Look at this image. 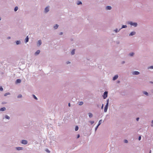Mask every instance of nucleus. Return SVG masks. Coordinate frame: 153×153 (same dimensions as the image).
<instances>
[{
  "instance_id": "58836bf2",
  "label": "nucleus",
  "mask_w": 153,
  "mask_h": 153,
  "mask_svg": "<svg viewBox=\"0 0 153 153\" xmlns=\"http://www.w3.org/2000/svg\"><path fill=\"white\" fill-rule=\"evenodd\" d=\"M80 137V135L79 134H78L77 135V138H79Z\"/></svg>"
},
{
  "instance_id": "09e8293b",
  "label": "nucleus",
  "mask_w": 153,
  "mask_h": 153,
  "mask_svg": "<svg viewBox=\"0 0 153 153\" xmlns=\"http://www.w3.org/2000/svg\"><path fill=\"white\" fill-rule=\"evenodd\" d=\"M47 151L48 152H50V151L49 150H47Z\"/></svg>"
},
{
  "instance_id": "f03ea898",
  "label": "nucleus",
  "mask_w": 153,
  "mask_h": 153,
  "mask_svg": "<svg viewBox=\"0 0 153 153\" xmlns=\"http://www.w3.org/2000/svg\"><path fill=\"white\" fill-rule=\"evenodd\" d=\"M109 102V99H108L107 100V103L104 107V111L105 112H106L107 111L108 107V106Z\"/></svg>"
},
{
  "instance_id": "9b49d317",
  "label": "nucleus",
  "mask_w": 153,
  "mask_h": 153,
  "mask_svg": "<svg viewBox=\"0 0 153 153\" xmlns=\"http://www.w3.org/2000/svg\"><path fill=\"white\" fill-rule=\"evenodd\" d=\"M40 51L39 50H38L35 53L34 55L35 56L38 55L40 53Z\"/></svg>"
},
{
  "instance_id": "c9c22d12",
  "label": "nucleus",
  "mask_w": 153,
  "mask_h": 153,
  "mask_svg": "<svg viewBox=\"0 0 153 153\" xmlns=\"http://www.w3.org/2000/svg\"><path fill=\"white\" fill-rule=\"evenodd\" d=\"M124 142L126 143H128V141L126 140H124Z\"/></svg>"
},
{
  "instance_id": "bb28decb",
  "label": "nucleus",
  "mask_w": 153,
  "mask_h": 153,
  "mask_svg": "<svg viewBox=\"0 0 153 153\" xmlns=\"http://www.w3.org/2000/svg\"><path fill=\"white\" fill-rule=\"evenodd\" d=\"M10 95V92H7L6 93H5L4 94V96H7L8 95Z\"/></svg>"
},
{
  "instance_id": "37998d69",
  "label": "nucleus",
  "mask_w": 153,
  "mask_h": 153,
  "mask_svg": "<svg viewBox=\"0 0 153 153\" xmlns=\"http://www.w3.org/2000/svg\"><path fill=\"white\" fill-rule=\"evenodd\" d=\"M70 63V62H67V64H68Z\"/></svg>"
},
{
  "instance_id": "423d86ee",
  "label": "nucleus",
  "mask_w": 153,
  "mask_h": 153,
  "mask_svg": "<svg viewBox=\"0 0 153 153\" xmlns=\"http://www.w3.org/2000/svg\"><path fill=\"white\" fill-rule=\"evenodd\" d=\"M27 141L25 140H22L21 142L24 145L27 144Z\"/></svg>"
},
{
  "instance_id": "b1692460",
  "label": "nucleus",
  "mask_w": 153,
  "mask_h": 153,
  "mask_svg": "<svg viewBox=\"0 0 153 153\" xmlns=\"http://www.w3.org/2000/svg\"><path fill=\"white\" fill-rule=\"evenodd\" d=\"M127 27V26L126 25H123L122 26V27L120 28V30L122 28H125Z\"/></svg>"
},
{
  "instance_id": "0eeeda50",
  "label": "nucleus",
  "mask_w": 153,
  "mask_h": 153,
  "mask_svg": "<svg viewBox=\"0 0 153 153\" xmlns=\"http://www.w3.org/2000/svg\"><path fill=\"white\" fill-rule=\"evenodd\" d=\"M136 33L135 31H132L129 34V36H133L135 35L136 34Z\"/></svg>"
},
{
  "instance_id": "c756f323",
  "label": "nucleus",
  "mask_w": 153,
  "mask_h": 153,
  "mask_svg": "<svg viewBox=\"0 0 153 153\" xmlns=\"http://www.w3.org/2000/svg\"><path fill=\"white\" fill-rule=\"evenodd\" d=\"M33 97L34 98V99H35V100H38V98H37V97L34 95L33 94Z\"/></svg>"
},
{
  "instance_id": "5fc2aeb1",
  "label": "nucleus",
  "mask_w": 153,
  "mask_h": 153,
  "mask_svg": "<svg viewBox=\"0 0 153 153\" xmlns=\"http://www.w3.org/2000/svg\"><path fill=\"white\" fill-rule=\"evenodd\" d=\"M151 83H152L153 82H151Z\"/></svg>"
},
{
  "instance_id": "6ab92c4d",
  "label": "nucleus",
  "mask_w": 153,
  "mask_h": 153,
  "mask_svg": "<svg viewBox=\"0 0 153 153\" xmlns=\"http://www.w3.org/2000/svg\"><path fill=\"white\" fill-rule=\"evenodd\" d=\"M120 30V29L119 30L117 29L116 28L114 30V31L115 33H117L118 32H119Z\"/></svg>"
},
{
  "instance_id": "a18cd8bd",
  "label": "nucleus",
  "mask_w": 153,
  "mask_h": 153,
  "mask_svg": "<svg viewBox=\"0 0 153 153\" xmlns=\"http://www.w3.org/2000/svg\"><path fill=\"white\" fill-rule=\"evenodd\" d=\"M68 105L69 107H70L71 106V104L70 103H68Z\"/></svg>"
},
{
  "instance_id": "1a4fd4ad",
  "label": "nucleus",
  "mask_w": 153,
  "mask_h": 153,
  "mask_svg": "<svg viewBox=\"0 0 153 153\" xmlns=\"http://www.w3.org/2000/svg\"><path fill=\"white\" fill-rule=\"evenodd\" d=\"M42 43V41L41 40H39L38 41L37 43V46H40Z\"/></svg>"
},
{
  "instance_id": "20e7f679",
  "label": "nucleus",
  "mask_w": 153,
  "mask_h": 153,
  "mask_svg": "<svg viewBox=\"0 0 153 153\" xmlns=\"http://www.w3.org/2000/svg\"><path fill=\"white\" fill-rule=\"evenodd\" d=\"M102 121V120H101L99 121L97 125L96 126V127L95 128V130L96 131L97 129L98 128L99 126L101 124V122Z\"/></svg>"
},
{
  "instance_id": "a211bd4d",
  "label": "nucleus",
  "mask_w": 153,
  "mask_h": 153,
  "mask_svg": "<svg viewBox=\"0 0 153 153\" xmlns=\"http://www.w3.org/2000/svg\"><path fill=\"white\" fill-rule=\"evenodd\" d=\"M89 117L90 118H91L93 117V115L91 113H88Z\"/></svg>"
},
{
  "instance_id": "dca6fc26",
  "label": "nucleus",
  "mask_w": 153,
  "mask_h": 153,
  "mask_svg": "<svg viewBox=\"0 0 153 153\" xmlns=\"http://www.w3.org/2000/svg\"><path fill=\"white\" fill-rule=\"evenodd\" d=\"M6 110V108L5 107H2L0 109V111H4Z\"/></svg>"
},
{
  "instance_id": "49530a36",
  "label": "nucleus",
  "mask_w": 153,
  "mask_h": 153,
  "mask_svg": "<svg viewBox=\"0 0 153 153\" xmlns=\"http://www.w3.org/2000/svg\"><path fill=\"white\" fill-rule=\"evenodd\" d=\"M152 124H153V120L152 121ZM151 126H153V125H151Z\"/></svg>"
},
{
  "instance_id": "473e14b6",
  "label": "nucleus",
  "mask_w": 153,
  "mask_h": 153,
  "mask_svg": "<svg viewBox=\"0 0 153 153\" xmlns=\"http://www.w3.org/2000/svg\"><path fill=\"white\" fill-rule=\"evenodd\" d=\"M0 91H3V89L2 86H0Z\"/></svg>"
},
{
  "instance_id": "f257e3e1",
  "label": "nucleus",
  "mask_w": 153,
  "mask_h": 153,
  "mask_svg": "<svg viewBox=\"0 0 153 153\" xmlns=\"http://www.w3.org/2000/svg\"><path fill=\"white\" fill-rule=\"evenodd\" d=\"M128 24L130 25L131 26H134L135 27H137V23L133 22L131 21L128 22Z\"/></svg>"
},
{
  "instance_id": "ddd939ff",
  "label": "nucleus",
  "mask_w": 153,
  "mask_h": 153,
  "mask_svg": "<svg viewBox=\"0 0 153 153\" xmlns=\"http://www.w3.org/2000/svg\"><path fill=\"white\" fill-rule=\"evenodd\" d=\"M21 80L20 79H16V83H21Z\"/></svg>"
},
{
  "instance_id": "cd10ccee",
  "label": "nucleus",
  "mask_w": 153,
  "mask_h": 153,
  "mask_svg": "<svg viewBox=\"0 0 153 153\" xmlns=\"http://www.w3.org/2000/svg\"><path fill=\"white\" fill-rule=\"evenodd\" d=\"M18 7H17V6H16V7H15V8H14V11L15 12H16V11L18 10Z\"/></svg>"
},
{
  "instance_id": "4c0bfd02",
  "label": "nucleus",
  "mask_w": 153,
  "mask_h": 153,
  "mask_svg": "<svg viewBox=\"0 0 153 153\" xmlns=\"http://www.w3.org/2000/svg\"><path fill=\"white\" fill-rule=\"evenodd\" d=\"M140 118L139 117H137L136 119V120L137 121H138Z\"/></svg>"
},
{
  "instance_id": "a19ab883",
  "label": "nucleus",
  "mask_w": 153,
  "mask_h": 153,
  "mask_svg": "<svg viewBox=\"0 0 153 153\" xmlns=\"http://www.w3.org/2000/svg\"><path fill=\"white\" fill-rule=\"evenodd\" d=\"M125 63V61H123L121 62V64H124Z\"/></svg>"
},
{
  "instance_id": "2eb2a0df",
  "label": "nucleus",
  "mask_w": 153,
  "mask_h": 153,
  "mask_svg": "<svg viewBox=\"0 0 153 153\" xmlns=\"http://www.w3.org/2000/svg\"><path fill=\"white\" fill-rule=\"evenodd\" d=\"M29 41V37L28 36H27L25 39V43H27Z\"/></svg>"
},
{
  "instance_id": "aec40b11",
  "label": "nucleus",
  "mask_w": 153,
  "mask_h": 153,
  "mask_svg": "<svg viewBox=\"0 0 153 153\" xmlns=\"http://www.w3.org/2000/svg\"><path fill=\"white\" fill-rule=\"evenodd\" d=\"M134 52H131V53H130L129 54V55L130 56H133L134 55Z\"/></svg>"
},
{
  "instance_id": "c85d7f7f",
  "label": "nucleus",
  "mask_w": 153,
  "mask_h": 153,
  "mask_svg": "<svg viewBox=\"0 0 153 153\" xmlns=\"http://www.w3.org/2000/svg\"><path fill=\"white\" fill-rule=\"evenodd\" d=\"M79 129V127L78 126H76L75 127V131H76L78 130Z\"/></svg>"
},
{
  "instance_id": "79ce46f5",
  "label": "nucleus",
  "mask_w": 153,
  "mask_h": 153,
  "mask_svg": "<svg viewBox=\"0 0 153 153\" xmlns=\"http://www.w3.org/2000/svg\"><path fill=\"white\" fill-rule=\"evenodd\" d=\"M104 106V105L103 104H102V107H101V108L102 109L103 107Z\"/></svg>"
},
{
  "instance_id": "603ef678",
  "label": "nucleus",
  "mask_w": 153,
  "mask_h": 153,
  "mask_svg": "<svg viewBox=\"0 0 153 153\" xmlns=\"http://www.w3.org/2000/svg\"><path fill=\"white\" fill-rule=\"evenodd\" d=\"M4 102H3V103H2V104H4Z\"/></svg>"
},
{
  "instance_id": "9d476101",
  "label": "nucleus",
  "mask_w": 153,
  "mask_h": 153,
  "mask_svg": "<svg viewBox=\"0 0 153 153\" xmlns=\"http://www.w3.org/2000/svg\"><path fill=\"white\" fill-rule=\"evenodd\" d=\"M118 77V76L117 75H115L113 78V80H115L117 79Z\"/></svg>"
},
{
  "instance_id": "412c9836",
  "label": "nucleus",
  "mask_w": 153,
  "mask_h": 153,
  "mask_svg": "<svg viewBox=\"0 0 153 153\" xmlns=\"http://www.w3.org/2000/svg\"><path fill=\"white\" fill-rule=\"evenodd\" d=\"M16 43L17 45H18L21 44V41L20 40H17L16 41Z\"/></svg>"
},
{
  "instance_id": "4be33fe9",
  "label": "nucleus",
  "mask_w": 153,
  "mask_h": 153,
  "mask_svg": "<svg viewBox=\"0 0 153 153\" xmlns=\"http://www.w3.org/2000/svg\"><path fill=\"white\" fill-rule=\"evenodd\" d=\"M143 92L144 94L146 95V96L149 95L148 93L146 91H143Z\"/></svg>"
},
{
  "instance_id": "c03bdc74",
  "label": "nucleus",
  "mask_w": 153,
  "mask_h": 153,
  "mask_svg": "<svg viewBox=\"0 0 153 153\" xmlns=\"http://www.w3.org/2000/svg\"><path fill=\"white\" fill-rule=\"evenodd\" d=\"M116 43H117V44H120V42H117Z\"/></svg>"
},
{
  "instance_id": "de8ad7c7",
  "label": "nucleus",
  "mask_w": 153,
  "mask_h": 153,
  "mask_svg": "<svg viewBox=\"0 0 153 153\" xmlns=\"http://www.w3.org/2000/svg\"><path fill=\"white\" fill-rule=\"evenodd\" d=\"M10 39V36H8L7 37V39Z\"/></svg>"
},
{
  "instance_id": "7c9ffc66",
  "label": "nucleus",
  "mask_w": 153,
  "mask_h": 153,
  "mask_svg": "<svg viewBox=\"0 0 153 153\" xmlns=\"http://www.w3.org/2000/svg\"><path fill=\"white\" fill-rule=\"evenodd\" d=\"M22 95L20 94H19V95L18 96H17V97L18 98H22Z\"/></svg>"
},
{
  "instance_id": "864d4df0",
  "label": "nucleus",
  "mask_w": 153,
  "mask_h": 153,
  "mask_svg": "<svg viewBox=\"0 0 153 153\" xmlns=\"http://www.w3.org/2000/svg\"><path fill=\"white\" fill-rule=\"evenodd\" d=\"M118 82H120V81H118Z\"/></svg>"
},
{
  "instance_id": "f8f14e48",
  "label": "nucleus",
  "mask_w": 153,
  "mask_h": 153,
  "mask_svg": "<svg viewBox=\"0 0 153 153\" xmlns=\"http://www.w3.org/2000/svg\"><path fill=\"white\" fill-rule=\"evenodd\" d=\"M23 148L22 147H16V149L18 150H21L23 149Z\"/></svg>"
},
{
  "instance_id": "393cba45",
  "label": "nucleus",
  "mask_w": 153,
  "mask_h": 153,
  "mask_svg": "<svg viewBox=\"0 0 153 153\" xmlns=\"http://www.w3.org/2000/svg\"><path fill=\"white\" fill-rule=\"evenodd\" d=\"M4 118L5 119H8V120H9L10 119V117H9L7 115H5V116L4 117Z\"/></svg>"
},
{
  "instance_id": "4468645a",
  "label": "nucleus",
  "mask_w": 153,
  "mask_h": 153,
  "mask_svg": "<svg viewBox=\"0 0 153 153\" xmlns=\"http://www.w3.org/2000/svg\"><path fill=\"white\" fill-rule=\"evenodd\" d=\"M112 8L111 6H108L106 7V9L107 10H111Z\"/></svg>"
},
{
  "instance_id": "8fccbe9b",
  "label": "nucleus",
  "mask_w": 153,
  "mask_h": 153,
  "mask_svg": "<svg viewBox=\"0 0 153 153\" xmlns=\"http://www.w3.org/2000/svg\"><path fill=\"white\" fill-rule=\"evenodd\" d=\"M1 17H0V21L1 20Z\"/></svg>"
},
{
  "instance_id": "f704fd0d",
  "label": "nucleus",
  "mask_w": 153,
  "mask_h": 153,
  "mask_svg": "<svg viewBox=\"0 0 153 153\" xmlns=\"http://www.w3.org/2000/svg\"><path fill=\"white\" fill-rule=\"evenodd\" d=\"M148 69H153V66H151L148 67Z\"/></svg>"
},
{
  "instance_id": "3c124183",
  "label": "nucleus",
  "mask_w": 153,
  "mask_h": 153,
  "mask_svg": "<svg viewBox=\"0 0 153 153\" xmlns=\"http://www.w3.org/2000/svg\"><path fill=\"white\" fill-rule=\"evenodd\" d=\"M151 153V150H150V151L149 153Z\"/></svg>"
},
{
  "instance_id": "a878e982",
  "label": "nucleus",
  "mask_w": 153,
  "mask_h": 153,
  "mask_svg": "<svg viewBox=\"0 0 153 153\" xmlns=\"http://www.w3.org/2000/svg\"><path fill=\"white\" fill-rule=\"evenodd\" d=\"M71 54L72 55H73L75 53V49H73L72 50L71 53Z\"/></svg>"
},
{
  "instance_id": "5701e85b",
  "label": "nucleus",
  "mask_w": 153,
  "mask_h": 153,
  "mask_svg": "<svg viewBox=\"0 0 153 153\" xmlns=\"http://www.w3.org/2000/svg\"><path fill=\"white\" fill-rule=\"evenodd\" d=\"M58 26H59V25H58L56 24L55 25H54V26L53 27L55 29H56L57 28Z\"/></svg>"
},
{
  "instance_id": "e433bc0d",
  "label": "nucleus",
  "mask_w": 153,
  "mask_h": 153,
  "mask_svg": "<svg viewBox=\"0 0 153 153\" xmlns=\"http://www.w3.org/2000/svg\"><path fill=\"white\" fill-rule=\"evenodd\" d=\"M141 136H139L138 137V140H140L141 139Z\"/></svg>"
},
{
  "instance_id": "72a5a7b5",
  "label": "nucleus",
  "mask_w": 153,
  "mask_h": 153,
  "mask_svg": "<svg viewBox=\"0 0 153 153\" xmlns=\"http://www.w3.org/2000/svg\"><path fill=\"white\" fill-rule=\"evenodd\" d=\"M83 103L82 102H80L79 103V105H83Z\"/></svg>"
},
{
  "instance_id": "f3484780",
  "label": "nucleus",
  "mask_w": 153,
  "mask_h": 153,
  "mask_svg": "<svg viewBox=\"0 0 153 153\" xmlns=\"http://www.w3.org/2000/svg\"><path fill=\"white\" fill-rule=\"evenodd\" d=\"M76 4L77 5H79L80 4H82V3L81 1H78L76 2Z\"/></svg>"
},
{
  "instance_id": "7ed1b4c3",
  "label": "nucleus",
  "mask_w": 153,
  "mask_h": 153,
  "mask_svg": "<svg viewBox=\"0 0 153 153\" xmlns=\"http://www.w3.org/2000/svg\"><path fill=\"white\" fill-rule=\"evenodd\" d=\"M108 96V92L107 91H105L103 95V97L104 99H105Z\"/></svg>"
},
{
  "instance_id": "39448f33",
  "label": "nucleus",
  "mask_w": 153,
  "mask_h": 153,
  "mask_svg": "<svg viewBox=\"0 0 153 153\" xmlns=\"http://www.w3.org/2000/svg\"><path fill=\"white\" fill-rule=\"evenodd\" d=\"M49 6H48L46 7L44 9V12L45 13H48L49 10Z\"/></svg>"
},
{
  "instance_id": "ea45409f",
  "label": "nucleus",
  "mask_w": 153,
  "mask_h": 153,
  "mask_svg": "<svg viewBox=\"0 0 153 153\" xmlns=\"http://www.w3.org/2000/svg\"><path fill=\"white\" fill-rule=\"evenodd\" d=\"M63 34V33L62 32H61L59 33V35H61Z\"/></svg>"
},
{
  "instance_id": "2f4dec72",
  "label": "nucleus",
  "mask_w": 153,
  "mask_h": 153,
  "mask_svg": "<svg viewBox=\"0 0 153 153\" xmlns=\"http://www.w3.org/2000/svg\"><path fill=\"white\" fill-rule=\"evenodd\" d=\"M89 122L91 123V125H92L94 123V121H90Z\"/></svg>"
},
{
  "instance_id": "6e6552de",
  "label": "nucleus",
  "mask_w": 153,
  "mask_h": 153,
  "mask_svg": "<svg viewBox=\"0 0 153 153\" xmlns=\"http://www.w3.org/2000/svg\"><path fill=\"white\" fill-rule=\"evenodd\" d=\"M140 72L138 71H134L133 73L132 74L134 75H138L140 74Z\"/></svg>"
}]
</instances>
